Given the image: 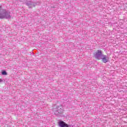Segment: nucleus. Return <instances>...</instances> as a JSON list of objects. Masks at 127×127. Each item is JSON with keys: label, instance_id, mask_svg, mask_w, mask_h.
Wrapping results in <instances>:
<instances>
[{"label": "nucleus", "instance_id": "f257e3e1", "mask_svg": "<svg viewBox=\"0 0 127 127\" xmlns=\"http://www.w3.org/2000/svg\"><path fill=\"white\" fill-rule=\"evenodd\" d=\"M102 55V51L100 50H98L96 51L94 54H93V56L94 58H95L96 59H98L99 60V58L100 56Z\"/></svg>", "mask_w": 127, "mask_h": 127}, {"label": "nucleus", "instance_id": "f03ea898", "mask_svg": "<svg viewBox=\"0 0 127 127\" xmlns=\"http://www.w3.org/2000/svg\"><path fill=\"white\" fill-rule=\"evenodd\" d=\"M59 126L61 127H69L67 124L65 123V122L63 121H61L59 122Z\"/></svg>", "mask_w": 127, "mask_h": 127}, {"label": "nucleus", "instance_id": "7ed1b4c3", "mask_svg": "<svg viewBox=\"0 0 127 127\" xmlns=\"http://www.w3.org/2000/svg\"><path fill=\"white\" fill-rule=\"evenodd\" d=\"M109 58L108 56L104 55L103 57L102 58V61L104 63H107V62H109Z\"/></svg>", "mask_w": 127, "mask_h": 127}, {"label": "nucleus", "instance_id": "20e7f679", "mask_svg": "<svg viewBox=\"0 0 127 127\" xmlns=\"http://www.w3.org/2000/svg\"><path fill=\"white\" fill-rule=\"evenodd\" d=\"M5 18V14H0V19H3Z\"/></svg>", "mask_w": 127, "mask_h": 127}, {"label": "nucleus", "instance_id": "39448f33", "mask_svg": "<svg viewBox=\"0 0 127 127\" xmlns=\"http://www.w3.org/2000/svg\"><path fill=\"white\" fill-rule=\"evenodd\" d=\"M4 14L5 18H10V15L9 14H7L6 12H5Z\"/></svg>", "mask_w": 127, "mask_h": 127}, {"label": "nucleus", "instance_id": "423d86ee", "mask_svg": "<svg viewBox=\"0 0 127 127\" xmlns=\"http://www.w3.org/2000/svg\"><path fill=\"white\" fill-rule=\"evenodd\" d=\"M7 73H6V71H3L2 72V75H7Z\"/></svg>", "mask_w": 127, "mask_h": 127}, {"label": "nucleus", "instance_id": "0eeeda50", "mask_svg": "<svg viewBox=\"0 0 127 127\" xmlns=\"http://www.w3.org/2000/svg\"><path fill=\"white\" fill-rule=\"evenodd\" d=\"M0 82H2V80L1 79H0Z\"/></svg>", "mask_w": 127, "mask_h": 127}]
</instances>
